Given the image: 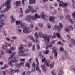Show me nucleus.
Returning <instances> with one entry per match:
<instances>
[{
  "mask_svg": "<svg viewBox=\"0 0 75 75\" xmlns=\"http://www.w3.org/2000/svg\"><path fill=\"white\" fill-rule=\"evenodd\" d=\"M38 54L40 57H41V61L42 62H45V65L48 67H50V69L53 68L54 67L55 62H52L51 64L49 63L50 61L49 60H45V58L42 55L41 52L39 51Z\"/></svg>",
  "mask_w": 75,
  "mask_h": 75,
  "instance_id": "1",
  "label": "nucleus"
},
{
  "mask_svg": "<svg viewBox=\"0 0 75 75\" xmlns=\"http://www.w3.org/2000/svg\"><path fill=\"white\" fill-rule=\"evenodd\" d=\"M11 1L10 0H7V1L5 2V3L3 4L1 6L3 7L4 6H6V7L4 10H2L0 11V13H7L9 9L11 8V6H10Z\"/></svg>",
  "mask_w": 75,
  "mask_h": 75,
  "instance_id": "2",
  "label": "nucleus"
},
{
  "mask_svg": "<svg viewBox=\"0 0 75 75\" xmlns=\"http://www.w3.org/2000/svg\"><path fill=\"white\" fill-rule=\"evenodd\" d=\"M40 17V16L38 15L37 14H35L34 16H32L30 15H28L26 16V18H25V20H27L28 21L29 23H31L33 22V21L31 20V19L33 20H35L37 18H39Z\"/></svg>",
  "mask_w": 75,
  "mask_h": 75,
  "instance_id": "3",
  "label": "nucleus"
},
{
  "mask_svg": "<svg viewBox=\"0 0 75 75\" xmlns=\"http://www.w3.org/2000/svg\"><path fill=\"white\" fill-rule=\"evenodd\" d=\"M20 47H19L18 48L19 50V53H18V55L19 56L21 57H26L28 55V53H26L24 54V51L23 50L24 47H26V45H20Z\"/></svg>",
  "mask_w": 75,
  "mask_h": 75,
  "instance_id": "4",
  "label": "nucleus"
},
{
  "mask_svg": "<svg viewBox=\"0 0 75 75\" xmlns=\"http://www.w3.org/2000/svg\"><path fill=\"white\" fill-rule=\"evenodd\" d=\"M46 50H47L49 48H50L51 49L53 50L52 51V53H55V54L54 55V57L55 58H57V56L58 55V53L56 52V48L52 46V44H50L48 45L47 42H46Z\"/></svg>",
  "mask_w": 75,
  "mask_h": 75,
  "instance_id": "5",
  "label": "nucleus"
},
{
  "mask_svg": "<svg viewBox=\"0 0 75 75\" xmlns=\"http://www.w3.org/2000/svg\"><path fill=\"white\" fill-rule=\"evenodd\" d=\"M38 35L40 37H43L44 40L45 41H47V42H50V40L51 36V35H49L47 36V35H43L42 33L40 32L38 33Z\"/></svg>",
  "mask_w": 75,
  "mask_h": 75,
  "instance_id": "6",
  "label": "nucleus"
},
{
  "mask_svg": "<svg viewBox=\"0 0 75 75\" xmlns=\"http://www.w3.org/2000/svg\"><path fill=\"white\" fill-rule=\"evenodd\" d=\"M36 61L37 64L35 67V69H35V68L32 69V72H35L36 71V70H37L39 73H41V71L40 69V63L38 58H36Z\"/></svg>",
  "mask_w": 75,
  "mask_h": 75,
  "instance_id": "7",
  "label": "nucleus"
},
{
  "mask_svg": "<svg viewBox=\"0 0 75 75\" xmlns=\"http://www.w3.org/2000/svg\"><path fill=\"white\" fill-rule=\"evenodd\" d=\"M69 5L67 3H64L62 1H60L59 3V7H66Z\"/></svg>",
  "mask_w": 75,
  "mask_h": 75,
  "instance_id": "8",
  "label": "nucleus"
},
{
  "mask_svg": "<svg viewBox=\"0 0 75 75\" xmlns=\"http://www.w3.org/2000/svg\"><path fill=\"white\" fill-rule=\"evenodd\" d=\"M16 54V52L15 51L13 52V53L9 57V60H10L11 59H12L13 60H16V59H17L18 58V56H15V55Z\"/></svg>",
  "mask_w": 75,
  "mask_h": 75,
  "instance_id": "9",
  "label": "nucleus"
},
{
  "mask_svg": "<svg viewBox=\"0 0 75 75\" xmlns=\"http://www.w3.org/2000/svg\"><path fill=\"white\" fill-rule=\"evenodd\" d=\"M23 27H22L23 28V33H29L31 32V31H28L30 29V27H27L26 26V25H25V26L24 25H23Z\"/></svg>",
  "mask_w": 75,
  "mask_h": 75,
  "instance_id": "10",
  "label": "nucleus"
},
{
  "mask_svg": "<svg viewBox=\"0 0 75 75\" xmlns=\"http://www.w3.org/2000/svg\"><path fill=\"white\" fill-rule=\"evenodd\" d=\"M14 51L16 50V48L13 47H11L9 49H8L7 51H6L5 52V53H7L8 52L9 54H11V53L12 51Z\"/></svg>",
  "mask_w": 75,
  "mask_h": 75,
  "instance_id": "11",
  "label": "nucleus"
},
{
  "mask_svg": "<svg viewBox=\"0 0 75 75\" xmlns=\"http://www.w3.org/2000/svg\"><path fill=\"white\" fill-rule=\"evenodd\" d=\"M15 24H16V25H19V24H20V25H21V26L22 27H24L23 26V25H24V27H25V25H26V24L25 23H23V24L22 21H16Z\"/></svg>",
  "mask_w": 75,
  "mask_h": 75,
  "instance_id": "12",
  "label": "nucleus"
},
{
  "mask_svg": "<svg viewBox=\"0 0 75 75\" xmlns=\"http://www.w3.org/2000/svg\"><path fill=\"white\" fill-rule=\"evenodd\" d=\"M24 64V63L23 62H21L18 64L16 62V63L15 64V66L18 67V68H20L21 66L23 67V66Z\"/></svg>",
  "mask_w": 75,
  "mask_h": 75,
  "instance_id": "13",
  "label": "nucleus"
},
{
  "mask_svg": "<svg viewBox=\"0 0 75 75\" xmlns=\"http://www.w3.org/2000/svg\"><path fill=\"white\" fill-rule=\"evenodd\" d=\"M12 63H17V60H13L8 62V64L11 67H13V65L12 64Z\"/></svg>",
  "mask_w": 75,
  "mask_h": 75,
  "instance_id": "14",
  "label": "nucleus"
},
{
  "mask_svg": "<svg viewBox=\"0 0 75 75\" xmlns=\"http://www.w3.org/2000/svg\"><path fill=\"white\" fill-rule=\"evenodd\" d=\"M28 8H29V10L31 11V12H32V13H35V12H37V11L36 10L35 11V10L33 8H32V7L30 5H29V6H28Z\"/></svg>",
  "mask_w": 75,
  "mask_h": 75,
  "instance_id": "15",
  "label": "nucleus"
},
{
  "mask_svg": "<svg viewBox=\"0 0 75 75\" xmlns=\"http://www.w3.org/2000/svg\"><path fill=\"white\" fill-rule=\"evenodd\" d=\"M28 38H30V39H31L33 42H39L38 39H36V40L35 41L33 38L31 36H28Z\"/></svg>",
  "mask_w": 75,
  "mask_h": 75,
  "instance_id": "16",
  "label": "nucleus"
},
{
  "mask_svg": "<svg viewBox=\"0 0 75 75\" xmlns=\"http://www.w3.org/2000/svg\"><path fill=\"white\" fill-rule=\"evenodd\" d=\"M54 28L55 30H57L58 31H60V30H61V28L59 26H58L57 25L54 26Z\"/></svg>",
  "mask_w": 75,
  "mask_h": 75,
  "instance_id": "17",
  "label": "nucleus"
},
{
  "mask_svg": "<svg viewBox=\"0 0 75 75\" xmlns=\"http://www.w3.org/2000/svg\"><path fill=\"white\" fill-rule=\"evenodd\" d=\"M70 70L73 72H74L75 71V66H71L70 68Z\"/></svg>",
  "mask_w": 75,
  "mask_h": 75,
  "instance_id": "18",
  "label": "nucleus"
},
{
  "mask_svg": "<svg viewBox=\"0 0 75 75\" xmlns=\"http://www.w3.org/2000/svg\"><path fill=\"white\" fill-rule=\"evenodd\" d=\"M50 21L51 22H54L55 20V17L54 16L50 17Z\"/></svg>",
  "mask_w": 75,
  "mask_h": 75,
  "instance_id": "19",
  "label": "nucleus"
},
{
  "mask_svg": "<svg viewBox=\"0 0 75 75\" xmlns=\"http://www.w3.org/2000/svg\"><path fill=\"white\" fill-rule=\"evenodd\" d=\"M56 34L58 38H59V39H61L62 38V37L61 36L60 34L56 32Z\"/></svg>",
  "mask_w": 75,
  "mask_h": 75,
  "instance_id": "20",
  "label": "nucleus"
},
{
  "mask_svg": "<svg viewBox=\"0 0 75 75\" xmlns=\"http://www.w3.org/2000/svg\"><path fill=\"white\" fill-rule=\"evenodd\" d=\"M41 67L42 68V69H43V70L44 71H46L47 70V69L45 66V65H42L41 66Z\"/></svg>",
  "mask_w": 75,
  "mask_h": 75,
  "instance_id": "21",
  "label": "nucleus"
},
{
  "mask_svg": "<svg viewBox=\"0 0 75 75\" xmlns=\"http://www.w3.org/2000/svg\"><path fill=\"white\" fill-rule=\"evenodd\" d=\"M1 19L0 18V23L1 24V25H6V23H5L4 22L2 21H4V19H2V21H1Z\"/></svg>",
  "mask_w": 75,
  "mask_h": 75,
  "instance_id": "22",
  "label": "nucleus"
},
{
  "mask_svg": "<svg viewBox=\"0 0 75 75\" xmlns=\"http://www.w3.org/2000/svg\"><path fill=\"white\" fill-rule=\"evenodd\" d=\"M11 18L12 19L11 20V21L12 23H13L15 21V20L14 19V16L13 15L11 16Z\"/></svg>",
  "mask_w": 75,
  "mask_h": 75,
  "instance_id": "23",
  "label": "nucleus"
},
{
  "mask_svg": "<svg viewBox=\"0 0 75 75\" xmlns=\"http://www.w3.org/2000/svg\"><path fill=\"white\" fill-rule=\"evenodd\" d=\"M40 7L42 8H44L45 10H47V4H45L43 7L42 6H40Z\"/></svg>",
  "mask_w": 75,
  "mask_h": 75,
  "instance_id": "24",
  "label": "nucleus"
},
{
  "mask_svg": "<svg viewBox=\"0 0 75 75\" xmlns=\"http://www.w3.org/2000/svg\"><path fill=\"white\" fill-rule=\"evenodd\" d=\"M20 4L21 2L20 1H16V2H15V4H16V5L17 6H20Z\"/></svg>",
  "mask_w": 75,
  "mask_h": 75,
  "instance_id": "25",
  "label": "nucleus"
},
{
  "mask_svg": "<svg viewBox=\"0 0 75 75\" xmlns=\"http://www.w3.org/2000/svg\"><path fill=\"white\" fill-rule=\"evenodd\" d=\"M44 12L42 11L41 14V16L42 19H44V17L45 15H44Z\"/></svg>",
  "mask_w": 75,
  "mask_h": 75,
  "instance_id": "26",
  "label": "nucleus"
},
{
  "mask_svg": "<svg viewBox=\"0 0 75 75\" xmlns=\"http://www.w3.org/2000/svg\"><path fill=\"white\" fill-rule=\"evenodd\" d=\"M36 0H29V3L30 4H34L36 2Z\"/></svg>",
  "mask_w": 75,
  "mask_h": 75,
  "instance_id": "27",
  "label": "nucleus"
},
{
  "mask_svg": "<svg viewBox=\"0 0 75 75\" xmlns=\"http://www.w3.org/2000/svg\"><path fill=\"white\" fill-rule=\"evenodd\" d=\"M2 48L4 50H6L7 49V46L6 45H4L2 47Z\"/></svg>",
  "mask_w": 75,
  "mask_h": 75,
  "instance_id": "28",
  "label": "nucleus"
},
{
  "mask_svg": "<svg viewBox=\"0 0 75 75\" xmlns=\"http://www.w3.org/2000/svg\"><path fill=\"white\" fill-rule=\"evenodd\" d=\"M30 63L28 62H26V65H25V67H27L29 68H30Z\"/></svg>",
  "mask_w": 75,
  "mask_h": 75,
  "instance_id": "29",
  "label": "nucleus"
},
{
  "mask_svg": "<svg viewBox=\"0 0 75 75\" xmlns=\"http://www.w3.org/2000/svg\"><path fill=\"white\" fill-rule=\"evenodd\" d=\"M63 73V71L62 70H60L59 72L58 75H62Z\"/></svg>",
  "mask_w": 75,
  "mask_h": 75,
  "instance_id": "30",
  "label": "nucleus"
},
{
  "mask_svg": "<svg viewBox=\"0 0 75 75\" xmlns=\"http://www.w3.org/2000/svg\"><path fill=\"white\" fill-rule=\"evenodd\" d=\"M13 73L19 72H20V70L18 69H16L15 70L13 69Z\"/></svg>",
  "mask_w": 75,
  "mask_h": 75,
  "instance_id": "31",
  "label": "nucleus"
},
{
  "mask_svg": "<svg viewBox=\"0 0 75 75\" xmlns=\"http://www.w3.org/2000/svg\"><path fill=\"white\" fill-rule=\"evenodd\" d=\"M56 32H54L53 33V35L52 36H51V38H55L56 37Z\"/></svg>",
  "mask_w": 75,
  "mask_h": 75,
  "instance_id": "32",
  "label": "nucleus"
},
{
  "mask_svg": "<svg viewBox=\"0 0 75 75\" xmlns=\"http://www.w3.org/2000/svg\"><path fill=\"white\" fill-rule=\"evenodd\" d=\"M70 16L69 15H67L65 16V20H68L69 19V18H70Z\"/></svg>",
  "mask_w": 75,
  "mask_h": 75,
  "instance_id": "33",
  "label": "nucleus"
},
{
  "mask_svg": "<svg viewBox=\"0 0 75 75\" xmlns=\"http://www.w3.org/2000/svg\"><path fill=\"white\" fill-rule=\"evenodd\" d=\"M73 19L75 21V12H74L72 14Z\"/></svg>",
  "mask_w": 75,
  "mask_h": 75,
  "instance_id": "34",
  "label": "nucleus"
},
{
  "mask_svg": "<svg viewBox=\"0 0 75 75\" xmlns=\"http://www.w3.org/2000/svg\"><path fill=\"white\" fill-rule=\"evenodd\" d=\"M68 21H70V22L71 24H74V22L73 21V20L71 18H69V19H68Z\"/></svg>",
  "mask_w": 75,
  "mask_h": 75,
  "instance_id": "35",
  "label": "nucleus"
},
{
  "mask_svg": "<svg viewBox=\"0 0 75 75\" xmlns=\"http://www.w3.org/2000/svg\"><path fill=\"white\" fill-rule=\"evenodd\" d=\"M51 74L52 75H56V74L55 73L54 70H52L51 71Z\"/></svg>",
  "mask_w": 75,
  "mask_h": 75,
  "instance_id": "36",
  "label": "nucleus"
},
{
  "mask_svg": "<svg viewBox=\"0 0 75 75\" xmlns=\"http://www.w3.org/2000/svg\"><path fill=\"white\" fill-rule=\"evenodd\" d=\"M69 29L70 31H72L73 30V28L72 25H70L69 26Z\"/></svg>",
  "mask_w": 75,
  "mask_h": 75,
  "instance_id": "37",
  "label": "nucleus"
},
{
  "mask_svg": "<svg viewBox=\"0 0 75 75\" xmlns=\"http://www.w3.org/2000/svg\"><path fill=\"white\" fill-rule=\"evenodd\" d=\"M30 11H31L30 10V9H26L25 10V13H26V14H27L28 13H30Z\"/></svg>",
  "mask_w": 75,
  "mask_h": 75,
  "instance_id": "38",
  "label": "nucleus"
},
{
  "mask_svg": "<svg viewBox=\"0 0 75 75\" xmlns=\"http://www.w3.org/2000/svg\"><path fill=\"white\" fill-rule=\"evenodd\" d=\"M44 19H43V20H47L49 18L48 16H44Z\"/></svg>",
  "mask_w": 75,
  "mask_h": 75,
  "instance_id": "39",
  "label": "nucleus"
},
{
  "mask_svg": "<svg viewBox=\"0 0 75 75\" xmlns=\"http://www.w3.org/2000/svg\"><path fill=\"white\" fill-rule=\"evenodd\" d=\"M10 70V71H9V73L11 74H13V73H14L13 70H14L13 69H9Z\"/></svg>",
  "mask_w": 75,
  "mask_h": 75,
  "instance_id": "40",
  "label": "nucleus"
},
{
  "mask_svg": "<svg viewBox=\"0 0 75 75\" xmlns=\"http://www.w3.org/2000/svg\"><path fill=\"white\" fill-rule=\"evenodd\" d=\"M71 42L74 45H75V40H74L72 39L71 40Z\"/></svg>",
  "mask_w": 75,
  "mask_h": 75,
  "instance_id": "41",
  "label": "nucleus"
},
{
  "mask_svg": "<svg viewBox=\"0 0 75 75\" xmlns=\"http://www.w3.org/2000/svg\"><path fill=\"white\" fill-rule=\"evenodd\" d=\"M49 52V50H47L46 51H45L44 52V54H48Z\"/></svg>",
  "mask_w": 75,
  "mask_h": 75,
  "instance_id": "42",
  "label": "nucleus"
},
{
  "mask_svg": "<svg viewBox=\"0 0 75 75\" xmlns=\"http://www.w3.org/2000/svg\"><path fill=\"white\" fill-rule=\"evenodd\" d=\"M43 24L40 23H39L38 24V26L40 28H42L43 26Z\"/></svg>",
  "mask_w": 75,
  "mask_h": 75,
  "instance_id": "43",
  "label": "nucleus"
},
{
  "mask_svg": "<svg viewBox=\"0 0 75 75\" xmlns=\"http://www.w3.org/2000/svg\"><path fill=\"white\" fill-rule=\"evenodd\" d=\"M2 33H3V34H4V35L6 36V31L5 30H3Z\"/></svg>",
  "mask_w": 75,
  "mask_h": 75,
  "instance_id": "44",
  "label": "nucleus"
},
{
  "mask_svg": "<svg viewBox=\"0 0 75 75\" xmlns=\"http://www.w3.org/2000/svg\"><path fill=\"white\" fill-rule=\"evenodd\" d=\"M0 53L2 55H4V51L2 50H1Z\"/></svg>",
  "mask_w": 75,
  "mask_h": 75,
  "instance_id": "45",
  "label": "nucleus"
},
{
  "mask_svg": "<svg viewBox=\"0 0 75 75\" xmlns=\"http://www.w3.org/2000/svg\"><path fill=\"white\" fill-rule=\"evenodd\" d=\"M34 35L36 38H38V37H39V36L38 34L37 33H35Z\"/></svg>",
  "mask_w": 75,
  "mask_h": 75,
  "instance_id": "46",
  "label": "nucleus"
},
{
  "mask_svg": "<svg viewBox=\"0 0 75 75\" xmlns=\"http://www.w3.org/2000/svg\"><path fill=\"white\" fill-rule=\"evenodd\" d=\"M59 25L61 28H63V25L61 23H59Z\"/></svg>",
  "mask_w": 75,
  "mask_h": 75,
  "instance_id": "47",
  "label": "nucleus"
},
{
  "mask_svg": "<svg viewBox=\"0 0 75 75\" xmlns=\"http://www.w3.org/2000/svg\"><path fill=\"white\" fill-rule=\"evenodd\" d=\"M40 49V47L39 45L37 44V49L38 50H39Z\"/></svg>",
  "mask_w": 75,
  "mask_h": 75,
  "instance_id": "48",
  "label": "nucleus"
},
{
  "mask_svg": "<svg viewBox=\"0 0 75 75\" xmlns=\"http://www.w3.org/2000/svg\"><path fill=\"white\" fill-rule=\"evenodd\" d=\"M12 38L13 40H17V37L16 36H13L12 37Z\"/></svg>",
  "mask_w": 75,
  "mask_h": 75,
  "instance_id": "49",
  "label": "nucleus"
},
{
  "mask_svg": "<svg viewBox=\"0 0 75 75\" xmlns=\"http://www.w3.org/2000/svg\"><path fill=\"white\" fill-rule=\"evenodd\" d=\"M4 68H5V69L6 68H7L9 67L8 65L7 64L5 65L4 66Z\"/></svg>",
  "mask_w": 75,
  "mask_h": 75,
  "instance_id": "50",
  "label": "nucleus"
},
{
  "mask_svg": "<svg viewBox=\"0 0 75 75\" xmlns=\"http://www.w3.org/2000/svg\"><path fill=\"white\" fill-rule=\"evenodd\" d=\"M57 45H63V44L60 41H59V42H58L57 43Z\"/></svg>",
  "mask_w": 75,
  "mask_h": 75,
  "instance_id": "51",
  "label": "nucleus"
},
{
  "mask_svg": "<svg viewBox=\"0 0 75 75\" xmlns=\"http://www.w3.org/2000/svg\"><path fill=\"white\" fill-rule=\"evenodd\" d=\"M6 41H10L11 40L8 37H7L6 38Z\"/></svg>",
  "mask_w": 75,
  "mask_h": 75,
  "instance_id": "52",
  "label": "nucleus"
},
{
  "mask_svg": "<svg viewBox=\"0 0 75 75\" xmlns=\"http://www.w3.org/2000/svg\"><path fill=\"white\" fill-rule=\"evenodd\" d=\"M65 31L69 33V29L67 28H65Z\"/></svg>",
  "mask_w": 75,
  "mask_h": 75,
  "instance_id": "53",
  "label": "nucleus"
},
{
  "mask_svg": "<svg viewBox=\"0 0 75 75\" xmlns=\"http://www.w3.org/2000/svg\"><path fill=\"white\" fill-rule=\"evenodd\" d=\"M35 49V46L34 45H33L32 50L33 51H34Z\"/></svg>",
  "mask_w": 75,
  "mask_h": 75,
  "instance_id": "54",
  "label": "nucleus"
},
{
  "mask_svg": "<svg viewBox=\"0 0 75 75\" xmlns=\"http://www.w3.org/2000/svg\"><path fill=\"white\" fill-rule=\"evenodd\" d=\"M32 60V58H30L29 59V60H28V63H30L31 62Z\"/></svg>",
  "mask_w": 75,
  "mask_h": 75,
  "instance_id": "55",
  "label": "nucleus"
},
{
  "mask_svg": "<svg viewBox=\"0 0 75 75\" xmlns=\"http://www.w3.org/2000/svg\"><path fill=\"white\" fill-rule=\"evenodd\" d=\"M4 14H2L0 15V18L1 19V18H2L4 17Z\"/></svg>",
  "mask_w": 75,
  "mask_h": 75,
  "instance_id": "56",
  "label": "nucleus"
},
{
  "mask_svg": "<svg viewBox=\"0 0 75 75\" xmlns=\"http://www.w3.org/2000/svg\"><path fill=\"white\" fill-rule=\"evenodd\" d=\"M24 51V52H28L29 51V50L27 49H25L24 50H23Z\"/></svg>",
  "mask_w": 75,
  "mask_h": 75,
  "instance_id": "57",
  "label": "nucleus"
},
{
  "mask_svg": "<svg viewBox=\"0 0 75 75\" xmlns=\"http://www.w3.org/2000/svg\"><path fill=\"white\" fill-rule=\"evenodd\" d=\"M30 28H34V25L32 23L30 24Z\"/></svg>",
  "mask_w": 75,
  "mask_h": 75,
  "instance_id": "58",
  "label": "nucleus"
},
{
  "mask_svg": "<svg viewBox=\"0 0 75 75\" xmlns=\"http://www.w3.org/2000/svg\"><path fill=\"white\" fill-rule=\"evenodd\" d=\"M6 71H3V75H6Z\"/></svg>",
  "mask_w": 75,
  "mask_h": 75,
  "instance_id": "59",
  "label": "nucleus"
},
{
  "mask_svg": "<svg viewBox=\"0 0 75 75\" xmlns=\"http://www.w3.org/2000/svg\"><path fill=\"white\" fill-rule=\"evenodd\" d=\"M47 26L48 28H49V29L50 28H51V27L50 26V24H48L47 25Z\"/></svg>",
  "mask_w": 75,
  "mask_h": 75,
  "instance_id": "60",
  "label": "nucleus"
},
{
  "mask_svg": "<svg viewBox=\"0 0 75 75\" xmlns=\"http://www.w3.org/2000/svg\"><path fill=\"white\" fill-rule=\"evenodd\" d=\"M64 11L65 13H68V12H69V10L67 9H65Z\"/></svg>",
  "mask_w": 75,
  "mask_h": 75,
  "instance_id": "61",
  "label": "nucleus"
},
{
  "mask_svg": "<svg viewBox=\"0 0 75 75\" xmlns=\"http://www.w3.org/2000/svg\"><path fill=\"white\" fill-rule=\"evenodd\" d=\"M67 36L68 38H69V39H71V36L69 34H67Z\"/></svg>",
  "mask_w": 75,
  "mask_h": 75,
  "instance_id": "62",
  "label": "nucleus"
},
{
  "mask_svg": "<svg viewBox=\"0 0 75 75\" xmlns=\"http://www.w3.org/2000/svg\"><path fill=\"white\" fill-rule=\"evenodd\" d=\"M25 59H22L21 58V61L22 62H25Z\"/></svg>",
  "mask_w": 75,
  "mask_h": 75,
  "instance_id": "63",
  "label": "nucleus"
},
{
  "mask_svg": "<svg viewBox=\"0 0 75 75\" xmlns=\"http://www.w3.org/2000/svg\"><path fill=\"white\" fill-rule=\"evenodd\" d=\"M32 43H29L28 44V46L29 47L31 46H32Z\"/></svg>",
  "mask_w": 75,
  "mask_h": 75,
  "instance_id": "64",
  "label": "nucleus"
}]
</instances>
